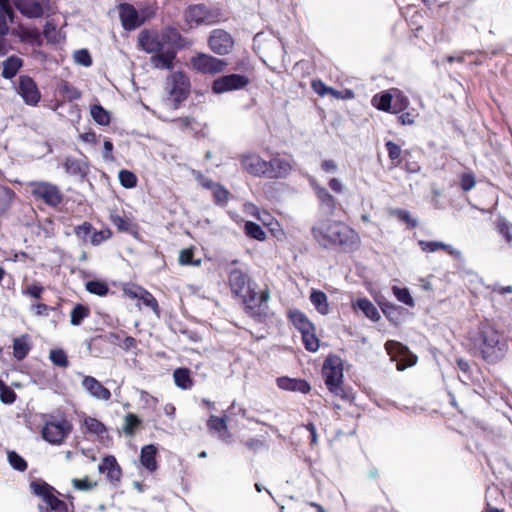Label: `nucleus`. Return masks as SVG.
I'll return each mask as SVG.
<instances>
[{
	"mask_svg": "<svg viewBox=\"0 0 512 512\" xmlns=\"http://www.w3.org/2000/svg\"><path fill=\"white\" fill-rule=\"evenodd\" d=\"M94 227L89 222H83L81 225H78L74 228L75 235L87 242L90 241V237L92 235Z\"/></svg>",
	"mask_w": 512,
	"mask_h": 512,
	"instance_id": "nucleus-53",
	"label": "nucleus"
},
{
	"mask_svg": "<svg viewBox=\"0 0 512 512\" xmlns=\"http://www.w3.org/2000/svg\"><path fill=\"white\" fill-rule=\"evenodd\" d=\"M14 197L15 193L12 189L0 187V214L5 213L9 209Z\"/></svg>",
	"mask_w": 512,
	"mask_h": 512,
	"instance_id": "nucleus-47",
	"label": "nucleus"
},
{
	"mask_svg": "<svg viewBox=\"0 0 512 512\" xmlns=\"http://www.w3.org/2000/svg\"><path fill=\"white\" fill-rule=\"evenodd\" d=\"M89 316V309L83 304H76L70 312V323L79 326Z\"/></svg>",
	"mask_w": 512,
	"mask_h": 512,
	"instance_id": "nucleus-42",
	"label": "nucleus"
},
{
	"mask_svg": "<svg viewBox=\"0 0 512 512\" xmlns=\"http://www.w3.org/2000/svg\"><path fill=\"white\" fill-rule=\"evenodd\" d=\"M409 104L410 102L408 97L405 96L401 91L396 90L395 93L393 94L392 108L390 113L399 114L405 111L408 108Z\"/></svg>",
	"mask_w": 512,
	"mask_h": 512,
	"instance_id": "nucleus-41",
	"label": "nucleus"
},
{
	"mask_svg": "<svg viewBox=\"0 0 512 512\" xmlns=\"http://www.w3.org/2000/svg\"><path fill=\"white\" fill-rule=\"evenodd\" d=\"M90 114L93 120L101 126H107L111 122L110 113L100 104L92 105Z\"/></svg>",
	"mask_w": 512,
	"mask_h": 512,
	"instance_id": "nucleus-36",
	"label": "nucleus"
},
{
	"mask_svg": "<svg viewBox=\"0 0 512 512\" xmlns=\"http://www.w3.org/2000/svg\"><path fill=\"white\" fill-rule=\"evenodd\" d=\"M470 339L479 356L488 364L501 362L509 350L508 339L504 333L488 323H481Z\"/></svg>",
	"mask_w": 512,
	"mask_h": 512,
	"instance_id": "nucleus-3",
	"label": "nucleus"
},
{
	"mask_svg": "<svg viewBox=\"0 0 512 512\" xmlns=\"http://www.w3.org/2000/svg\"><path fill=\"white\" fill-rule=\"evenodd\" d=\"M304 347L309 352H317L320 347V341L316 336L315 330H306L301 333Z\"/></svg>",
	"mask_w": 512,
	"mask_h": 512,
	"instance_id": "nucleus-43",
	"label": "nucleus"
},
{
	"mask_svg": "<svg viewBox=\"0 0 512 512\" xmlns=\"http://www.w3.org/2000/svg\"><path fill=\"white\" fill-rule=\"evenodd\" d=\"M173 378L175 385L182 390L191 389L193 386L191 372L186 367L175 369L173 372Z\"/></svg>",
	"mask_w": 512,
	"mask_h": 512,
	"instance_id": "nucleus-31",
	"label": "nucleus"
},
{
	"mask_svg": "<svg viewBox=\"0 0 512 512\" xmlns=\"http://www.w3.org/2000/svg\"><path fill=\"white\" fill-rule=\"evenodd\" d=\"M141 424V419L134 413H128L124 418L122 430L125 435L133 436Z\"/></svg>",
	"mask_w": 512,
	"mask_h": 512,
	"instance_id": "nucleus-44",
	"label": "nucleus"
},
{
	"mask_svg": "<svg viewBox=\"0 0 512 512\" xmlns=\"http://www.w3.org/2000/svg\"><path fill=\"white\" fill-rule=\"evenodd\" d=\"M142 303L146 306V307H149L151 308L154 312H158L159 311V305L157 303V300L155 299V297L150 293L148 292L147 290H144V292H142V295L140 296L139 298Z\"/></svg>",
	"mask_w": 512,
	"mask_h": 512,
	"instance_id": "nucleus-60",
	"label": "nucleus"
},
{
	"mask_svg": "<svg viewBox=\"0 0 512 512\" xmlns=\"http://www.w3.org/2000/svg\"><path fill=\"white\" fill-rule=\"evenodd\" d=\"M314 190L319 200L321 211L326 215H333L337 205L336 198L326 188L319 185H316Z\"/></svg>",
	"mask_w": 512,
	"mask_h": 512,
	"instance_id": "nucleus-22",
	"label": "nucleus"
},
{
	"mask_svg": "<svg viewBox=\"0 0 512 512\" xmlns=\"http://www.w3.org/2000/svg\"><path fill=\"white\" fill-rule=\"evenodd\" d=\"M291 171L292 166L289 161L275 157L267 161V174H265V178L283 179L286 178Z\"/></svg>",
	"mask_w": 512,
	"mask_h": 512,
	"instance_id": "nucleus-18",
	"label": "nucleus"
},
{
	"mask_svg": "<svg viewBox=\"0 0 512 512\" xmlns=\"http://www.w3.org/2000/svg\"><path fill=\"white\" fill-rule=\"evenodd\" d=\"M121 25L126 31H133L143 25L146 17L143 16L132 4L123 2L118 5Z\"/></svg>",
	"mask_w": 512,
	"mask_h": 512,
	"instance_id": "nucleus-12",
	"label": "nucleus"
},
{
	"mask_svg": "<svg viewBox=\"0 0 512 512\" xmlns=\"http://www.w3.org/2000/svg\"><path fill=\"white\" fill-rule=\"evenodd\" d=\"M244 233L247 237L257 241H264L266 239V233L263 228L253 221H247L244 224Z\"/></svg>",
	"mask_w": 512,
	"mask_h": 512,
	"instance_id": "nucleus-38",
	"label": "nucleus"
},
{
	"mask_svg": "<svg viewBox=\"0 0 512 512\" xmlns=\"http://www.w3.org/2000/svg\"><path fill=\"white\" fill-rule=\"evenodd\" d=\"M418 245L421 248L422 251L427 253H434L438 250H444L446 251L450 256H452L455 260L463 262V254L460 250L454 248L450 244H446L441 241H426V240H419Z\"/></svg>",
	"mask_w": 512,
	"mask_h": 512,
	"instance_id": "nucleus-19",
	"label": "nucleus"
},
{
	"mask_svg": "<svg viewBox=\"0 0 512 512\" xmlns=\"http://www.w3.org/2000/svg\"><path fill=\"white\" fill-rule=\"evenodd\" d=\"M391 290H392L393 295L399 302L403 303L404 305H406L408 307L415 306V301L410 293L409 288L393 285Z\"/></svg>",
	"mask_w": 512,
	"mask_h": 512,
	"instance_id": "nucleus-39",
	"label": "nucleus"
},
{
	"mask_svg": "<svg viewBox=\"0 0 512 512\" xmlns=\"http://www.w3.org/2000/svg\"><path fill=\"white\" fill-rule=\"evenodd\" d=\"M83 423L86 431L90 434L97 435L102 442H104V438L109 439L107 427L97 418L87 416L84 418Z\"/></svg>",
	"mask_w": 512,
	"mask_h": 512,
	"instance_id": "nucleus-29",
	"label": "nucleus"
},
{
	"mask_svg": "<svg viewBox=\"0 0 512 512\" xmlns=\"http://www.w3.org/2000/svg\"><path fill=\"white\" fill-rule=\"evenodd\" d=\"M239 161L242 169L254 177H265L267 174V161L255 153L243 154Z\"/></svg>",
	"mask_w": 512,
	"mask_h": 512,
	"instance_id": "nucleus-16",
	"label": "nucleus"
},
{
	"mask_svg": "<svg viewBox=\"0 0 512 512\" xmlns=\"http://www.w3.org/2000/svg\"><path fill=\"white\" fill-rule=\"evenodd\" d=\"M63 167L69 175L75 177L84 178L88 173L87 164L74 157H66Z\"/></svg>",
	"mask_w": 512,
	"mask_h": 512,
	"instance_id": "nucleus-26",
	"label": "nucleus"
},
{
	"mask_svg": "<svg viewBox=\"0 0 512 512\" xmlns=\"http://www.w3.org/2000/svg\"><path fill=\"white\" fill-rule=\"evenodd\" d=\"M277 386L285 391L299 392L301 394H308L311 391L309 382L302 378H291L288 376H281L276 379Z\"/></svg>",
	"mask_w": 512,
	"mask_h": 512,
	"instance_id": "nucleus-20",
	"label": "nucleus"
},
{
	"mask_svg": "<svg viewBox=\"0 0 512 512\" xmlns=\"http://www.w3.org/2000/svg\"><path fill=\"white\" fill-rule=\"evenodd\" d=\"M7 460L10 466L16 471L24 472L28 467L27 461L14 450L7 452Z\"/></svg>",
	"mask_w": 512,
	"mask_h": 512,
	"instance_id": "nucleus-46",
	"label": "nucleus"
},
{
	"mask_svg": "<svg viewBox=\"0 0 512 512\" xmlns=\"http://www.w3.org/2000/svg\"><path fill=\"white\" fill-rule=\"evenodd\" d=\"M393 94L383 91L373 96L371 103L379 111L390 112L392 108Z\"/></svg>",
	"mask_w": 512,
	"mask_h": 512,
	"instance_id": "nucleus-33",
	"label": "nucleus"
},
{
	"mask_svg": "<svg viewBox=\"0 0 512 512\" xmlns=\"http://www.w3.org/2000/svg\"><path fill=\"white\" fill-rule=\"evenodd\" d=\"M85 288L89 293L101 297L106 296L110 291V288L106 282L97 279L87 281Z\"/></svg>",
	"mask_w": 512,
	"mask_h": 512,
	"instance_id": "nucleus-40",
	"label": "nucleus"
},
{
	"mask_svg": "<svg viewBox=\"0 0 512 512\" xmlns=\"http://www.w3.org/2000/svg\"><path fill=\"white\" fill-rule=\"evenodd\" d=\"M309 299L318 313L321 315L329 313L328 297L323 291L312 289Z\"/></svg>",
	"mask_w": 512,
	"mask_h": 512,
	"instance_id": "nucleus-30",
	"label": "nucleus"
},
{
	"mask_svg": "<svg viewBox=\"0 0 512 512\" xmlns=\"http://www.w3.org/2000/svg\"><path fill=\"white\" fill-rule=\"evenodd\" d=\"M42 37H44L48 43L50 44H56L59 42L58 40V31L56 25L51 22L47 21L43 27Z\"/></svg>",
	"mask_w": 512,
	"mask_h": 512,
	"instance_id": "nucleus-51",
	"label": "nucleus"
},
{
	"mask_svg": "<svg viewBox=\"0 0 512 512\" xmlns=\"http://www.w3.org/2000/svg\"><path fill=\"white\" fill-rule=\"evenodd\" d=\"M287 317L295 329L300 333H303L308 329L315 330V325L299 309H290L287 313Z\"/></svg>",
	"mask_w": 512,
	"mask_h": 512,
	"instance_id": "nucleus-24",
	"label": "nucleus"
},
{
	"mask_svg": "<svg viewBox=\"0 0 512 512\" xmlns=\"http://www.w3.org/2000/svg\"><path fill=\"white\" fill-rule=\"evenodd\" d=\"M228 285L232 295L243 304L248 316L259 323L267 320V302L270 298L268 289L261 291L258 296V285L246 271L240 268L230 269L228 272Z\"/></svg>",
	"mask_w": 512,
	"mask_h": 512,
	"instance_id": "nucleus-1",
	"label": "nucleus"
},
{
	"mask_svg": "<svg viewBox=\"0 0 512 512\" xmlns=\"http://www.w3.org/2000/svg\"><path fill=\"white\" fill-rule=\"evenodd\" d=\"M12 0H0V15L8 18L10 23H14L16 18L15 10L12 6Z\"/></svg>",
	"mask_w": 512,
	"mask_h": 512,
	"instance_id": "nucleus-54",
	"label": "nucleus"
},
{
	"mask_svg": "<svg viewBox=\"0 0 512 512\" xmlns=\"http://www.w3.org/2000/svg\"><path fill=\"white\" fill-rule=\"evenodd\" d=\"M17 93L26 105L35 107L41 100V92L35 80L29 75H21L18 78Z\"/></svg>",
	"mask_w": 512,
	"mask_h": 512,
	"instance_id": "nucleus-11",
	"label": "nucleus"
},
{
	"mask_svg": "<svg viewBox=\"0 0 512 512\" xmlns=\"http://www.w3.org/2000/svg\"><path fill=\"white\" fill-rule=\"evenodd\" d=\"M403 160H404V169L406 170V172L411 173V174L420 172L421 166L419 165V163L417 161L412 159V155L410 152L405 151Z\"/></svg>",
	"mask_w": 512,
	"mask_h": 512,
	"instance_id": "nucleus-57",
	"label": "nucleus"
},
{
	"mask_svg": "<svg viewBox=\"0 0 512 512\" xmlns=\"http://www.w3.org/2000/svg\"><path fill=\"white\" fill-rule=\"evenodd\" d=\"M138 45L147 54L158 55L164 53L161 34L157 31L142 30L138 35Z\"/></svg>",
	"mask_w": 512,
	"mask_h": 512,
	"instance_id": "nucleus-15",
	"label": "nucleus"
},
{
	"mask_svg": "<svg viewBox=\"0 0 512 512\" xmlns=\"http://www.w3.org/2000/svg\"><path fill=\"white\" fill-rule=\"evenodd\" d=\"M250 83V79L244 74L231 73L215 79L212 84L214 94L242 90Z\"/></svg>",
	"mask_w": 512,
	"mask_h": 512,
	"instance_id": "nucleus-10",
	"label": "nucleus"
},
{
	"mask_svg": "<svg viewBox=\"0 0 512 512\" xmlns=\"http://www.w3.org/2000/svg\"><path fill=\"white\" fill-rule=\"evenodd\" d=\"M30 187L31 194L50 207H57L63 201L64 196L55 184L46 181H34L30 183Z\"/></svg>",
	"mask_w": 512,
	"mask_h": 512,
	"instance_id": "nucleus-9",
	"label": "nucleus"
},
{
	"mask_svg": "<svg viewBox=\"0 0 512 512\" xmlns=\"http://www.w3.org/2000/svg\"><path fill=\"white\" fill-rule=\"evenodd\" d=\"M157 451V447L154 444H148L141 448L140 462L150 472H154L158 468L156 461Z\"/></svg>",
	"mask_w": 512,
	"mask_h": 512,
	"instance_id": "nucleus-25",
	"label": "nucleus"
},
{
	"mask_svg": "<svg viewBox=\"0 0 512 512\" xmlns=\"http://www.w3.org/2000/svg\"><path fill=\"white\" fill-rule=\"evenodd\" d=\"M31 348L29 336L27 334L13 339V356L16 360H24L29 354Z\"/></svg>",
	"mask_w": 512,
	"mask_h": 512,
	"instance_id": "nucleus-27",
	"label": "nucleus"
},
{
	"mask_svg": "<svg viewBox=\"0 0 512 512\" xmlns=\"http://www.w3.org/2000/svg\"><path fill=\"white\" fill-rule=\"evenodd\" d=\"M41 430L43 440L52 445H60L72 432L73 425L63 416L45 415Z\"/></svg>",
	"mask_w": 512,
	"mask_h": 512,
	"instance_id": "nucleus-5",
	"label": "nucleus"
},
{
	"mask_svg": "<svg viewBox=\"0 0 512 512\" xmlns=\"http://www.w3.org/2000/svg\"><path fill=\"white\" fill-rule=\"evenodd\" d=\"M393 214L402 222L406 223L409 228L417 226V220L412 218L410 213L404 209H396Z\"/></svg>",
	"mask_w": 512,
	"mask_h": 512,
	"instance_id": "nucleus-59",
	"label": "nucleus"
},
{
	"mask_svg": "<svg viewBox=\"0 0 512 512\" xmlns=\"http://www.w3.org/2000/svg\"><path fill=\"white\" fill-rule=\"evenodd\" d=\"M385 147H386V150H387V153H388V157L391 161H398V163L400 162V158H401V154H402V149L400 147V145H398L397 143L389 140L385 143Z\"/></svg>",
	"mask_w": 512,
	"mask_h": 512,
	"instance_id": "nucleus-56",
	"label": "nucleus"
},
{
	"mask_svg": "<svg viewBox=\"0 0 512 512\" xmlns=\"http://www.w3.org/2000/svg\"><path fill=\"white\" fill-rule=\"evenodd\" d=\"M12 4L28 19H38L53 13L51 0H12Z\"/></svg>",
	"mask_w": 512,
	"mask_h": 512,
	"instance_id": "nucleus-8",
	"label": "nucleus"
},
{
	"mask_svg": "<svg viewBox=\"0 0 512 512\" xmlns=\"http://www.w3.org/2000/svg\"><path fill=\"white\" fill-rule=\"evenodd\" d=\"M476 184L472 173H463L460 180L461 189L465 192L470 191Z\"/></svg>",
	"mask_w": 512,
	"mask_h": 512,
	"instance_id": "nucleus-62",
	"label": "nucleus"
},
{
	"mask_svg": "<svg viewBox=\"0 0 512 512\" xmlns=\"http://www.w3.org/2000/svg\"><path fill=\"white\" fill-rule=\"evenodd\" d=\"M81 387L90 397L96 400L108 401L111 398L110 390L93 376H83Z\"/></svg>",
	"mask_w": 512,
	"mask_h": 512,
	"instance_id": "nucleus-17",
	"label": "nucleus"
},
{
	"mask_svg": "<svg viewBox=\"0 0 512 512\" xmlns=\"http://www.w3.org/2000/svg\"><path fill=\"white\" fill-rule=\"evenodd\" d=\"M214 203L220 207L227 205L229 191L221 184L212 191Z\"/></svg>",
	"mask_w": 512,
	"mask_h": 512,
	"instance_id": "nucleus-52",
	"label": "nucleus"
},
{
	"mask_svg": "<svg viewBox=\"0 0 512 512\" xmlns=\"http://www.w3.org/2000/svg\"><path fill=\"white\" fill-rule=\"evenodd\" d=\"M495 229L507 243L512 244V222L499 216L495 223Z\"/></svg>",
	"mask_w": 512,
	"mask_h": 512,
	"instance_id": "nucleus-37",
	"label": "nucleus"
},
{
	"mask_svg": "<svg viewBox=\"0 0 512 512\" xmlns=\"http://www.w3.org/2000/svg\"><path fill=\"white\" fill-rule=\"evenodd\" d=\"M16 397L15 391L0 379V401L3 404L11 405L15 402Z\"/></svg>",
	"mask_w": 512,
	"mask_h": 512,
	"instance_id": "nucleus-49",
	"label": "nucleus"
},
{
	"mask_svg": "<svg viewBox=\"0 0 512 512\" xmlns=\"http://www.w3.org/2000/svg\"><path fill=\"white\" fill-rule=\"evenodd\" d=\"M456 363L460 371L464 374V378H459L460 381L463 384L468 385L469 381H471V370L469 362L463 358H457Z\"/></svg>",
	"mask_w": 512,
	"mask_h": 512,
	"instance_id": "nucleus-58",
	"label": "nucleus"
},
{
	"mask_svg": "<svg viewBox=\"0 0 512 512\" xmlns=\"http://www.w3.org/2000/svg\"><path fill=\"white\" fill-rule=\"evenodd\" d=\"M164 53L153 55L150 58L154 68L160 70H172L179 50L185 48L186 39L174 27H167L161 33Z\"/></svg>",
	"mask_w": 512,
	"mask_h": 512,
	"instance_id": "nucleus-4",
	"label": "nucleus"
},
{
	"mask_svg": "<svg viewBox=\"0 0 512 512\" xmlns=\"http://www.w3.org/2000/svg\"><path fill=\"white\" fill-rule=\"evenodd\" d=\"M311 233L313 239L324 249L341 247L344 250H352L359 242L355 230L330 218L318 219L313 224Z\"/></svg>",
	"mask_w": 512,
	"mask_h": 512,
	"instance_id": "nucleus-2",
	"label": "nucleus"
},
{
	"mask_svg": "<svg viewBox=\"0 0 512 512\" xmlns=\"http://www.w3.org/2000/svg\"><path fill=\"white\" fill-rule=\"evenodd\" d=\"M74 60L77 64L84 67H90L93 63L90 52L85 48L79 49L74 53Z\"/></svg>",
	"mask_w": 512,
	"mask_h": 512,
	"instance_id": "nucleus-55",
	"label": "nucleus"
},
{
	"mask_svg": "<svg viewBox=\"0 0 512 512\" xmlns=\"http://www.w3.org/2000/svg\"><path fill=\"white\" fill-rule=\"evenodd\" d=\"M207 427L209 430L219 433V436L222 439H225V436H230L226 423V417L211 415L207 421Z\"/></svg>",
	"mask_w": 512,
	"mask_h": 512,
	"instance_id": "nucleus-35",
	"label": "nucleus"
},
{
	"mask_svg": "<svg viewBox=\"0 0 512 512\" xmlns=\"http://www.w3.org/2000/svg\"><path fill=\"white\" fill-rule=\"evenodd\" d=\"M98 469L100 473L106 474L107 478L113 483H117L121 479L122 470L113 455L105 456L99 464Z\"/></svg>",
	"mask_w": 512,
	"mask_h": 512,
	"instance_id": "nucleus-21",
	"label": "nucleus"
},
{
	"mask_svg": "<svg viewBox=\"0 0 512 512\" xmlns=\"http://www.w3.org/2000/svg\"><path fill=\"white\" fill-rule=\"evenodd\" d=\"M118 178L121 186L126 189H132L137 185V177L132 171L122 169L119 171Z\"/></svg>",
	"mask_w": 512,
	"mask_h": 512,
	"instance_id": "nucleus-48",
	"label": "nucleus"
},
{
	"mask_svg": "<svg viewBox=\"0 0 512 512\" xmlns=\"http://www.w3.org/2000/svg\"><path fill=\"white\" fill-rule=\"evenodd\" d=\"M144 290V288L137 285H126L123 288V293L131 299H139Z\"/></svg>",
	"mask_w": 512,
	"mask_h": 512,
	"instance_id": "nucleus-64",
	"label": "nucleus"
},
{
	"mask_svg": "<svg viewBox=\"0 0 512 512\" xmlns=\"http://www.w3.org/2000/svg\"><path fill=\"white\" fill-rule=\"evenodd\" d=\"M2 66V77L11 80L22 68L23 60L18 56L12 55L3 62Z\"/></svg>",
	"mask_w": 512,
	"mask_h": 512,
	"instance_id": "nucleus-28",
	"label": "nucleus"
},
{
	"mask_svg": "<svg viewBox=\"0 0 512 512\" xmlns=\"http://www.w3.org/2000/svg\"><path fill=\"white\" fill-rule=\"evenodd\" d=\"M190 89V80L184 72L176 71L168 76L167 92L174 110L179 109L181 104L188 98Z\"/></svg>",
	"mask_w": 512,
	"mask_h": 512,
	"instance_id": "nucleus-7",
	"label": "nucleus"
},
{
	"mask_svg": "<svg viewBox=\"0 0 512 512\" xmlns=\"http://www.w3.org/2000/svg\"><path fill=\"white\" fill-rule=\"evenodd\" d=\"M12 34L17 36L21 42L31 45L40 47L44 43L41 33L36 28L29 29L23 25H19L16 30L12 31Z\"/></svg>",
	"mask_w": 512,
	"mask_h": 512,
	"instance_id": "nucleus-23",
	"label": "nucleus"
},
{
	"mask_svg": "<svg viewBox=\"0 0 512 512\" xmlns=\"http://www.w3.org/2000/svg\"><path fill=\"white\" fill-rule=\"evenodd\" d=\"M179 262L182 265L199 266L201 261L193 259V252L190 250H183L179 256Z\"/></svg>",
	"mask_w": 512,
	"mask_h": 512,
	"instance_id": "nucleus-63",
	"label": "nucleus"
},
{
	"mask_svg": "<svg viewBox=\"0 0 512 512\" xmlns=\"http://www.w3.org/2000/svg\"><path fill=\"white\" fill-rule=\"evenodd\" d=\"M210 49L218 55H227L234 46V39L230 33L223 29H214L208 38Z\"/></svg>",
	"mask_w": 512,
	"mask_h": 512,
	"instance_id": "nucleus-13",
	"label": "nucleus"
},
{
	"mask_svg": "<svg viewBox=\"0 0 512 512\" xmlns=\"http://www.w3.org/2000/svg\"><path fill=\"white\" fill-rule=\"evenodd\" d=\"M322 376L327 389L335 395H340L344 377L342 359L337 355H328L323 363Z\"/></svg>",
	"mask_w": 512,
	"mask_h": 512,
	"instance_id": "nucleus-6",
	"label": "nucleus"
},
{
	"mask_svg": "<svg viewBox=\"0 0 512 512\" xmlns=\"http://www.w3.org/2000/svg\"><path fill=\"white\" fill-rule=\"evenodd\" d=\"M355 308L361 311L371 321H378L380 313L375 305L367 298H359L355 303Z\"/></svg>",
	"mask_w": 512,
	"mask_h": 512,
	"instance_id": "nucleus-32",
	"label": "nucleus"
},
{
	"mask_svg": "<svg viewBox=\"0 0 512 512\" xmlns=\"http://www.w3.org/2000/svg\"><path fill=\"white\" fill-rule=\"evenodd\" d=\"M111 221L119 231L126 232L130 229V226H131L130 221L123 216L112 215Z\"/></svg>",
	"mask_w": 512,
	"mask_h": 512,
	"instance_id": "nucleus-61",
	"label": "nucleus"
},
{
	"mask_svg": "<svg viewBox=\"0 0 512 512\" xmlns=\"http://www.w3.org/2000/svg\"><path fill=\"white\" fill-rule=\"evenodd\" d=\"M194 69L201 73L216 74L223 71L226 61L214 56L199 53L191 59Z\"/></svg>",
	"mask_w": 512,
	"mask_h": 512,
	"instance_id": "nucleus-14",
	"label": "nucleus"
},
{
	"mask_svg": "<svg viewBox=\"0 0 512 512\" xmlns=\"http://www.w3.org/2000/svg\"><path fill=\"white\" fill-rule=\"evenodd\" d=\"M49 359L57 367L67 368L69 366L67 353L62 348L50 350Z\"/></svg>",
	"mask_w": 512,
	"mask_h": 512,
	"instance_id": "nucleus-45",
	"label": "nucleus"
},
{
	"mask_svg": "<svg viewBox=\"0 0 512 512\" xmlns=\"http://www.w3.org/2000/svg\"><path fill=\"white\" fill-rule=\"evenodd\" d=\"M379 305L381 307L383 314L389 321L396 322L398 320L401 307L387 301L379 303Z\"/></svg>",
	"mask_w": 512,
	"mask_h": 512,
	"instance_id": "nucleus-50",
	"label": "nucleus"
},
{
	"mask_svg": "<svg viewBox=\"0 0 512 512\" xmlns=\"http://www.w3.org/2000/svg\"><path fill=\"white\" fill-rule=\"evenodd\" d=\"M207 6L204 4H197L189 6L186 12V19L189 23L201 25L205 22Z\"/></svg>",
	"mask_w": 512,
	"mask_h": 512,
	"instance_id": "nucleus-34",
	"label": "nucleus"
}]
</instances>
